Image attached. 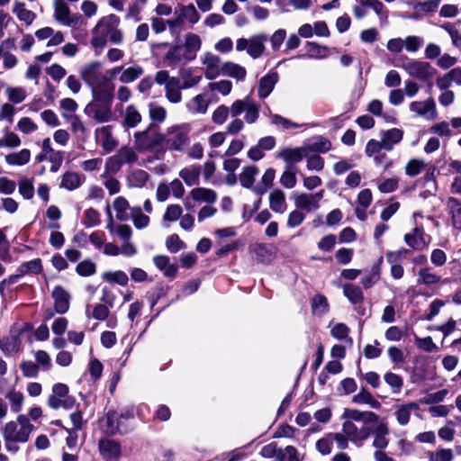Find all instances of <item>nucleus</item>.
I'll use <instances>...</instances> for the list:
<instances>
[{
    "label": "nucleus",
    "instance_id": "13",
    "mask_svg": "<svg viewBox=\"0 0 461 461\" xmlns=\"http://www.w3.org/2000/svg\"><path fill=\"white\" fill-rule=\"evenodd\" d=\"M324 196V190H320L314 194L300 193L294 194V203L297 209L311 212L317 211L321 205L320 203Z\"/></svg>",
    "mask_w": 461,
    "mask_h": 461
},
{
    "label": "nucleus",
    "instance_id": "45",
    "mask_svg": "<svg viewBox=\"0 0 461 461\" xmlns=\"http://www.w3.org/2000/svg\"><path fill=\"white\" fill-rule=\"evenodd\" d=\"M311 307L312 313L317 316L326 314L330 309L328 299L321 294H317L312 298Z\"/></svg>",
    "mask_w": 461,
    "mask_h": 461
},
{
    "label": "nucleus",
    "instance_id": "37",
    "mask_svg": "<svg viewBox=\"0 0 461 461\" xmlns=\"http://www.w3.org/2000/svg\"><path fill=\"white\" fill-rule=\"evenodd\" d=\"M285 194L281 189H274L269 194V207L272 211L284 213L286 210Z\"/></svg>",
    "mask_w": 461,
    "mask_h": 461
},
{
    "label": "nucleus",
    "instance_id": "60",
    "mask_svg": "<svg viewBox=\"0 0 461 461\" xmlns=\"http://www.w3.org/2000/svg\"><path fill=\"white\" fill-rule=\"evenodd\" d=\"M5 398L9 401L11 410L14 412H19L22 410L24 400L23 393L12 389L7 392Z\"/></svg>",
    "mask_w": 461,
    "mask_h": 461
},
{
    "label": "nucleus",
    "instance_id": "33",
    "mask_svg": "<svg viewBox=\"0 0 461 461\" xmlns=\"http://www.w3.org/2000/svg\"><path fill=\"white\" fill-rule=\"evenodd\" d=\"M153 262L157 268L162 271L167 277L174 278L176 276L177 266L170 263V259L167 256H155Z\"/></svg>",
    "mask_w": 461,
    "mask_h": 461
},
{
    "label": "nucleus",
    "instance_id": "18",
    "mask_svg": "<svg viewBox=\"0 0 461 461\" xmlns=\"http://www.w3.org/2000/svg\"><path fill=\"white\" fill-rule=\"evenodd\" d=\"M202 64L204 66L203 73L207 79L212 80L221 74L222 64L219 56L206 52L202 59Z\"/></svg>",
    "mask_w": 461,
    "mask_h": 461
},
{
    "label": "nucleus",
    "instance_id": "43",
    "mask_svg": "<svg viewBox=\"0 0 461 461\" xmlns=\"http://www.w3.org/2000/svg\"><path fill=\"white\" fill-rule=\"evenodd\" d=\"M13 13L19 21L25 23L27 25H31L36 19V14L32 11L28 10L25 5L21 2H14Z\"/></svg>",
    "mask_w": 461,
    "mask_h": 461
},
{
    "label": "nucleus",
    "instance_id": "11",
    "mask_svg": "<svg viewBox=\"0 0 461 461\" xmlns=\"http://www.w3.org/2000/svg\"><path fill=\"white\" fill-rule=\"evenodd\" d=\"M167 49L164 60L168 65H176L185 60V52L181 45H170L167 42H152L150 43V51L153 57H158L161 50Z\"/></svg>",
    "mask_w": 461,
    "mask_h": 461
},
{
    "label": "nucleus",
    "instance_id": "12",
    "mask_svg": "<svg viewBox=\"0 0 461 461\" xmlns=\"http://www.w3.org/2000/svg\"><path fill=\"white\" fill-rule=\"evenodd\" d=\"M75 401L68 396V387L65 384H55L52 387V393L49 396L48 405L54 410L59 408L70 409Z\"/></svg>",
    "mask_w": 461,
    "mask_h": 461
},
{
    "label": "nucleus",
    "instance_id": "27",
    "mask_svg": "<svg viewBox=\"0 0 461 461\" xmlns=\"http://www.w3.org/2000/svg\"><path fill=\"white\" fill-rule=\"evenodd\" d=\"M84 181L85 176L79 173L74 171H67L61 176L59 187L68 191H73L80 187Z\"/></svg>",
    "mask_w": 461,
    "mask_h": 461
},
{
    "label": "nucleus",
    "instance_id": "42",
    "mask_svg": "<svg viewBox=\"0 0 461 461\" xmlns=\"http://www.w3.org/2000/svg\"><path fill=\"white\" fill-rule=\"evenodd\" d=\"M221 75L234 77L242 81L246 77L247 71L242 66L228 61L222 63V70Z\"/></svg>",
    "mask_w": 461,
    "mask_h": 461
},
{
    "label": "nucleus",
    "instance_id": "63",
    "mask_svg": "<svg viewBox=\"0 0 461 461\" xmlns=\"http://www.w3.org/2000/svg\"><path fill=\"white\" fill-rule=\"evenodd\" d=\"M429 461H452L454 459L453 450L450 448H438L429 453Z\"/></svg>",
    "mask_w": 461,
    "mask_h": 461
},
{
    "label": "nucleus",
    "instance_id": "14",
    "mask_svg": "<svg viewBox=\"0 0 461 461\" xmlns=\"http://www.w3.org/2000/svg\"><path fill=\"white\" fill-rule=\"evenodd\" d=\"M409 110L415 116L422 117L428 121H434L438 118L436 102L433 97L424 101H413L409 104Z\"/></svg>",
    "mask_w": 461,
    "mask_h": 461
},
{
    "label": "nucleus",
    "instance_id": "28",
    "mask_svg": "<svg viewBox=\"0 0 461 461\" xmlns=\"http://www.w3.org/2000/svg\"><path fill=\"white\" fill-rule=\"evenodd\" d=\"M96 138L100 140L103 149L106 152L112 151L117 146V141L112 134L111 126H104L95 130Z\"/></svg>",
    "mask_w": 461,
    "mask_h": 461
},
{
    "label": "nucleus",
    "instance_id": "10",
    "mask_svg": "<svg viewBox=\"0 0 461 461\" xmlns=\"http://www.w3.org/2000/svg\"><path fill=\"white\" fill-rule=\"evenodd\" d=\"M357 5L353 7V14L358 20L367 14L366 7L371 8L378 16L381 25L388 22V10L380 0H356Z\"/></svg>",
    "mask_w": 461,
    "mask_h": 461
},
{
    "label": "nucleus",
    "instance_id": "56",
    "mask_svg": "<svg viewBox=\"0 0 461 461\" xmlns=\"http://www.w3.org/2000/svg\"><path fill=\"white\" fill-rule=\"evenodd\" d=\"M149 174L142 169H136L128 177L129 186L141 188L149 180Z\"/></svg>",
    "mask_w": 461,
    "mask_h": 461
},
{
    "label": "nucleus",
    "instance_id": "9",
    "mask_svg": "<svg viewBox=\"0 0 461 461\" xmlns=\"http://www.w3.org/2000/svg\"><path fill=\"white\" fill-rule=\"evenodd\" d=\"M64 160V152L56 150L52 147L50 138H45L41 142V150L35 156V161L41 163L48 161L50 163V171L56 173L59 170Z\"/></svg>",
    "mask_w": 461,
    "mask_h": 461
},
{
    "label": "nucleus",
    "instance_id": "41",
    "mask_svg": "<svg viewBox=\"0 0 461 461\" xmlns=\"http://www.w3.org/2000/svg\"><path fill=\"white\" fill-rule=\"evenodd\" d=\"M276 249L271 244L258 243L253 247V252L262 263L270 262L275 255Z\"/></svg>",
    "mask_w": 461,
    "mask_h": 461
},
{
    "label": "nucleus",
    "instance_id": "6",
    "mask_svg": "<svg viewBox=\"0 0 461 461\" xmlns=\"http://www.w3.org/2000/svg\"><path fill=\"white\" fill-rule=\"evenodd\" d=\"M402 61L401 68L412 79L415 78L422 82H427L437 75V69L429 62L411 59L406 56L402 57Z\"/></svg>",
    "mask_w": 461,
    "mask_h": 461
},
{
    "label": "nucleus",
    "instance_id": "8",
    "mask_svg": "<svg viewBox=\"0 0 461 461\" xmlns=\"http://www.w3.org/2000/svg\"><path fill=\"white\" fill-rule=\"evenodd\" d=\"M267 40L268 37L266 33L254 34L249 39L240 38L236 41V50L238 51L246 50L250 58L257 59L264 54Z\"/></svg>",
    "mask_w": 461,
    "mask_h": 461
},
{
    "label": "nucleus",
    "instance_id": "20",
    "mask_svg": "<svg viewBox=\"0 0 461 461\" xmlns=\"http://www.w3.org/2000/svg\"><path fill=\"white\" fill-rule=\"evenodd\" d=\"M420 409V405L415 402H409L394 406V416L400 426H406L411 420V413Z\"/></svg>",
    "mask_w": 461,
    "mask_h": 461
},
{
    "label": "nucleus",
    "instance_id": "53",
    "mask_svg": "<svg viewBox=\"0 0 461 461\" xmlns=\"http://www.w3.org/2000/svg\"><path fill=\"white\" fill-rule=\"evenodd\" d=\"M296 174L297 168L295 166H285V169L280 176L281 185L287 189L294 188L297 184Z\"/></svg>",
    "mask_w": 461,
    "mask_h": 461
},
{
    "label": "nucleus",
    "instance_id": "50",
    "mask_svg": "<svg viewBox=\"0 0 461 461\" xmlns=\"http://www.w3.org/2000/svg\"><path fill=\"white\" fill-rule=\"evenodd\" d=\"M101 277L109 284H117L122 286L126 285L129 281L128 276L122 270L105 271L102 274Z\"/></svg>",
    "mask_w": 461,
    "mask_h": 461
},
{
    "label": "nucleus",
    "instance_id": "47",
    "mask_svg": "<svg viewBox=\"0 0 461 461\" xmlns=\"http://www.w3.org/2000/svg\"><path fill=\"white\" fill-rule=\"evenodd\" d=\"M383 258H380L378 262L372 267L370 272L362 277L361 284L365 289L371 288L374 285H375L381 277V269H380V264L382 262Z\"/></svg>",
    "mask_w": 461,
    "mask_h": 461
},
{
    "label": "nucleus",
    "instance_id": "44",
    "mask_svg": "<svg viewBox=\"0 0 461 461\" xmlns=\"http://www.w3.org/2000/svg\"><path fill=\"white\" fill-rule=\"evenodd\" d=\"M22 342L18 338V335H12L7 338L0 339V349L5 355H11L20 351Z\"/></svg>",
    "mask_w": 461,
    "mask_h": 461
},
{
    "label": "nucleus",
    "instance_id": "51",
    "mask_svg": "<svg viewBox=\"0 0 461 461\" xmlns=\"http://www.w3.org/2000/svg\"><path fill=\"white\" fill-rule=\"evenodd\" d=\"M19 194L25 200H31L34 196V179L32 177H23L18 182Z\"/></svg>",
    "mask_w": 461,
    "mask_h": 461
},
{
    "label": "nucleus",
    "instance_id": "31",
    "mask_svg": "<svg viewBox=\"0 0 461 461\" xmlns=\"http://www.w3.org/2000/svg\"><path fill=\"white\" fill-rule=\"evenodd\" d=\"M178 176L184 180L186 185H197L201 176V167L198 165H191L183 167L179 171Z\"/></svg>",
    "mask_w": 461,
    "mask_h": 461
},
{
    "label": "nucleus",
    "instance_id": "64",
    "mask_svg": "<svg viewBox=\"0 0 461 461\" xmlns=\"http://www.w3.org/2000/svg\"><path fill=\"white\" fill-rule=\"evenodd\" d=\"M450 211L452 214V222L455 228L461 229V203L456 199H450Z\"/></svg>",
    "mask_w": 461,
    "mask_h": 461
},
{
    "label": "nucleus",
    "instance_id": "35",
    "mask_svg": "<svg viewBox=\"0 0 461 461\" xmlns=\"http://www.w3.org/2000/svg\"><path fill=\"white\" fill-rule=\"evenodd\" d=\"M441 282V276H438L429 267H424L418 271V284L425 286H432Z\"/></svg>",
    "mask_w": 461,
    "mask_h": 461
},
{
    "label": "nucleus",
    "instance_id": "22",
    "mask_svg": "<svg viewBox=\"0 0 461 461\" xmlns=\"http://www.w3.org/2000/svg\"><path fill=\"white\" fill-rule=\"evenodd\" d=\"M202 45L201 38L194 33L189 32L185 37V44L181 45L185 52V61H191L195 59Z\"/></svg>",
    "mask_w": 461,
    "mask_h": 461
},
{
    "label": "nucleus",
    "instance_id": "38",
    "mask_svg": "<svg viewBox=\"0 0 461 461\" xmlns=\"http://www.w3.org/2000/svg\"><path fill=\"white\" fill-rule=\"evenodd\" d=\"M307 156L311 153H326L331 149L330 141L321 136L317 137L312 141L303 145Z\"/></svg>",
    "mask_w": 461,
    "mask_h": 461
},
{
    "label": "nucleus",
    "instance_id": "24",
    "mask_svg": "<svg viewBox=\"0 0 461 461\" xmlns=\"http://www.w3.org/2000/svg\"><path fill=\"white\" fill-rule=\"evenodd\" d=\"M55 311L63 314L69 308L70 294L62 286L57 285L52 291Z\"/></svg>",
    "mask_w": 461,
    "mask_h": 461
},
{
    "label": "nucleus",
    "instance_id": "4",
    "mask_svg": "<svg viewBox=\"0 0 461 461\" xmlns=\"http://www.w3.org/2000/svg\"><path fill=\"white\" fill-rule=\"evenodd\" d=\"M191 131L192 126L190 123L174 124L167 127L159 139L167 150L184 153L191 142Z\"/></svg>",
    "mask_w": 461,
    "mask_h": 461
},
{
    "label": "nucleus",
    "instance_id": "36",
    "mask_svg": "<svg viewBox=\"0 0 461 461\" xmlns=\"http://www.w3.org/2000/svg\"><path fill=\"white\" fill-rule=\"evenodd\" d=\"M190 196L195 202H203L209 204L215 203L217 200L215 191L205 187H195L192 189Z\"/></svg>",
    "mask_w": 461,
    "mask_h": 461
},
{
    "label": "nucleus",
    "instance_id": "17",
    "mask_svg": "<svg viewBox=\"0 0 461 461\" xmlns=\"http://www.w3.org/2000/svg\"><path fill=\"white\" fill-rule=\"evenodd\" d=\"M98 449L104 461H118L122 455L120 443L111 438L100 439Z\"/></svg>",
    "mask_w": 461,
    "mask_h": 461
},
{
    "label": "nucleus",
    "instance_id": "59",
    "mask_svg": "<svg viewBox=\"0 0 461 461\" xmlns=\"http://www.w3.org/2000/svg\"><path fill=\"white\" fill-rule=\"evenodd\" d=\"M102 426L107 434L113 435L119 429L117 414L114 411H109L102 420Z\"/></svg>",
    "mask_w": 461,
    "mask_h": 461
},
{
    "label": "nucleus",
    "instance_id": "54",
    "mask_svg": "<svg viewBox=\"0 0 461 461\" xmlns=\"http://www.w3.org/2000/svg\"><path fill=\"white\" fill-rule=\"evenodd\" d=\"M258 174V168L256 166H248L243 167L241 174L240 175V182L242 186L250 188L253 184L256 176Z\"/></svg>",
    "mask_w": 461,
    "mask_h": 461
},
{
    "label": "nucleus",
    "instance_id": "55",
    "mask_svg": "<svg viewBox=\"0 0 461 461\" xmlns=\"http://www.w3.org/2000/svg\"><path fill=\"white\" fill-rule=\"evenodd\" d=\"M113 209L116 212V218L119 221H124L129 219L127 211L129 209L131 210V208L128 201L124 197L118 196L115 198L113 201Z\"/></svg>",
    "mask_w": 461,
    "mask_h": 461
},
{
    "label": "nucleus",
    "instance_id": "62",
    "mask_svg": "<svg viewBox=\"0 0 461 461\" xmlns=\"http://www.w3.org/2000/svg\"><path fill=\"white\" fill-rule=\"evenodd\" d=\"M76 272L81 276H90L96 272V264L91 259H85L77 264Z\"/></svg>",
    "mask_w": 461,
    "mask_h": 461
},
{
    "label": "nucleus",
    "instance_id": "2",
    "mask_svg": "<svg viewBox=\"0 0 461 461\" xmlns=\"http://www.w3.org/2000/svg\"><path fill=\"white\" fill-rule=\"evenodd\" d=\"M33 429L34 426L30 419L23 414L19 415L15 420L5 423L2 429V436L6 450L16 453L19 450L17 444L26 443Z\"/></svg>",
    "mask_w": 461,
    "mask_h": 461
},
{
    "label": "nucleus",
    "instance_id": "34",
    "mask_svg": "<svg viewBox=\"0 0 461 461\" xmlns=\"http://www.w3.org/2000/svg\"><path fill=\"white\" fill-rule=\"evenodd\" d=\"M406 244L415 250H421L426 248L427 243L423 236V230L414 228L411 232L404 235Z\"/></svg>",
    "mask_w": 461,
    "mask_h": 461
},
{
    "label": "nucleus",
    "instance_id": "29",
    "mask_svg": "<svg viewBox=\"0 0 461 461\" xmlns=\"http://www.w3.org/2000/svg\"><path fill=\"white\" fill-rule=\"evenodd\" d=\"M108 213V223L107 230L112 233H115L123 242L131 240L132 235V230L131 226L127 224H119L116 227L113 225V218L110 211L109 206L107 207Z\"/></svg>",
    "mask_w": 461,
    "mask_h": 461
},
{
    "label": "nucleus",
    "instance_id": "30",
    "mask_svg": "<svg viewBox=\"0 0 461 461\" xmlns=\"http://www.w3.org/2000/svg\"><path fill=\"white\" fill-rule=\"evenodd\" d=\"M210 102L203 94L194 96L185 104L187 111L192 114H203L207 112Z\"/></svg>",
    "mask_w": 461,
    "mask_h": 461
},
{
    "label": "nucleus",
    "instance_id": "5",
    "mask_svg": "<svg viewBox=\"0 0 461 461\" xmlns=\"http://www.w3.org/2000/svg\"><path fill=\"white\" fill-rule=\"evenodd\" d=\"M53 18L60 25L79 30L86 26V22L81 14L72 13L65 0H53Z\"/></svg>",
    "mask_w": 461,
    "mask_h": 461
},
{
    "label": "nucleus",
    "instance_id": "3",
    "mask_svg": "<svg viewBox=\"0 0 461 461\" xmlns=\"http://www.w3.org/2000/svg\"><path fill=\"white\" fill-rule=\"evenodd\" d=\"M120 23V18L113 14L102 17L93 29L92 46L104 48L107 40L113 44L122 43L124 37Z\"/></svg>",
    "mask_w": 461,
    "mask_h": 461
},
{
    "label": "nucleus",
    "instance_id": "26",
    "mask_svg": "<svg viewBox=\"0 0 461 461\" xmlns=\"http://www.w3.org/2000/svg\"><path fill=\"white\" fill-rule=\"evenodd\" d=\"M181 89H184L179 77H172L165 86V96L168 102L178 104L182 100Z\"/></svg>",
    "mask_w": 461,
    "mask_h": 461
},
{
    "label": "nucleus",
    "instance_id": "7",
    "mask_svg": "<svg viewBox=\"0 0 461 461\" xmlns=\"http://www.w3.org/2000/svg\"><path fill=\"white\" fill-rule=\"evenodd\" d=\"M260 104L252 100L249 96L235 100L230 105V116L238 117L244 113V121L252 124L259 117Z\"/></svg>",
    "mask_w": 461,
    "mask_h": 461
},
{
    "label": "nucleus",
    "instance_id": "52",
    "mask_svg": "<svg viewBox=\"0 0 461 461\" xmlns=\"http://www.w3.org/2000/svg\"><path fill=\"white\" fill-rule=\"evenodd\" d=\"M305 49L307 50V53L300 56L301 58L307 57L320 59L327 57L328 48L326 46L319 45L313 41H308L305 44Z\"/></svg>",
    "mask_w": 461,
    "mask_h": 461
},
{
    "label": "nucleus",
    "instance_id": "23",
    "mask_svg": "<svg viewBox=\"0 0 461 461\" xmlns=\"http://www.w3.org/2000/svg\"><path fill=\"white\" fill-rule=\"evenodd\" d=\"M278 78V73L273 70L260 78L258 87V95L260 99L267 98L272 93Z\"/></svg>",
    "mask_w": 461,
    "mask_h": 461
},
{
    "label": "nucleus",
    "instance_id": "39",
    "mask_svg": "<svg viewBox=\"0 0 461 461\" xmlns=\"http://www.w3.org/2000/svg\"><path fill=\"white\" fill-rule=\"evenodd\" d=\"M175 15H178L183 23L187 22L191 24H194L200 20V14L194 5L180 6L179 9H176Z\"/></svg>",
    "mask_w": 461,
    "mask_h": 461
},
{
    "label": "nucleus",
    "instance_id": "16",
    "mask_svg": "<svg viewBox=\"0 0 461 461\" xmlns=\"http://www.w3.org/2000/svg\"><path fill=\"white\" fill-rule=\"evenodd\" d=\"M85 113L99 123L108 122L113 120V113L109 103H90L85 109Z\"/></svg>",
    "mask_w": 461,
    "mask_h": 461
},
{
    "label": "nucleus",
    "instance_id": "32",
    "mask_svg": "<svg viewBox=\"0 0 461 461\" xmlns=\"http://www.w3.org/2000/svg\"><path fill=\"white\" fill-rule=\"evenodd\" d=\"M32 153L28 149H23L16 152H12L5 157V161L12 167H23L31 160Z\"/></svg>",
    "mask_w": 461,
    "mask_h": 461
},
{
    "label": "nucleus",
    "instance_id": "49",
    "mask_svg": "<svg viewBox=\"0 0 461 461\" xmlns=\"http://www.w3.org/2000/svg\"><path fill=\"white\" fill-rule=\"evenodd\" d=\"M144 73L141 66L136 65L124 68L119 77V80L123 84H128L140 78Z\"/></svg>",
    "mask_w": 461,
    "mask_h": 461
},
{
    "label": "nucleus",
    "instance_id": "46",
    "mask_svg": "<svg viewBox=\"0 0 461 461\" xmlns=\"http://www.w3.org/2000/svg\"><path fill=\"white\" fill-rule=\"evenodd\" d=\"M142 120V116L139 112L138 108L130 104L125 109L123 124L128 128H135L139 123H140Z\"/></svg>",
    "mask_w": 461,
    "mask_h": 461
},
{
    "label": "nucleus",
    "instance_id": "48",
    "mask_svg": "<svg viewBox=\"0 0 461 461\" xmlns=\"http://www.w3.org/2000/svg\"><path fill=\"white\" fill-rule=\"evenodd\" d=\"M343 294L353 304L360 303L364 301V294L361 288L353 284H345L343 285Z\"/></svg>",
    "mask_w": 461,
    "mask_h": 461
},
{
    "label": "nucleus",
    "instance_id": "21",
    "mask_svg": "<svg viewBox=\"0 0 461 461\" xmlns=\"http://www.w3.org/2000/svg\"><path fill=\"white\" fill-rule=\"evenodd\" d=\"M375 424L372 431L374 436L372 446L376 448V450L385 449L389 445V439L387 438L390 432L389 427L384 421H377Z\"/></svg>",
    "mask_w": 461,
    "mask_h": 461
},
{
    "label": "nucleus",
    "instance_id": "57",
    "mask_svg": "<svg viewBox=\"0 0 461 461\" xmlns=\"http://www.w3.org/2000/svg\"><path fill=\"white\" fill-rule=\"evenodd\" d=\"M19 276L27 274H40L42 271L41 260L35 258L33 260L24 262L18 267Z\"/></svg>",
    "mask_w": 461,
    "mask_h": 461
},
{
    "label": "nucleus",
    "instance_id": "15",
    "mask_svg": "<svg viewBox=\"0 0 461 461\" xmlns=\"http://www.w3.org/2000/svg\"><path fill=\"white\" fill-rule=\"evenodd\" d=\"M81 78L95 90V88L101 86L104 80L102 73V63L99 61H93L85 65L80 70Z\"/></svg>",
    "mask_w": 461,
    "mask_h": 461
},
{
    "label": "nucleus",
    "instance_id": "25",
    "mask_svg": "<svg viewBox=\"0 0 461 461\" xmlns=\"http://www.w3.org/2000/svg\"><path fill=\"white\" fill-rule=\"evenodd\" d=\"M403 138V131L398 128H393L381 132V140L384 150L391 151L393 147L400 143Z\"/></svg>",
    "mask_w": 461,
    "mask_h": 461
},
{
    "label": "nucleus",
    "instance_id": "40",
    "mask_svg": "<svg viewBox=\"0 0 461 461\" xmlns=\"http://www.w3.org/2000/svg\"><path fill=\"white\" fill-rule=\"evenodd\" d=\"M352 402L357 404L369 405L371 408L375 410H379L382 406L381 402L376 400L366 388H361V390L353 396Z\"/></svg>",
    "mask_w": 461,
    "mask_h": 461
},
{
    "label": "nucleus",
    "instance_id": "19",
    "mask_svg": "<svg viewBox=\"0 0 461 461\" xmlns=\"http://www.w3.org/2000/svg\"><path fill=\"white\" fill-rule=\"evenodd\" d=\"M276 156L283 159L285 162V166H294V164L301 162L303 158L308 157L304 146L280 149Z\"/></svg>",
    "mask_w": 461,
    "mask_h": 461
},
{
    "label": "nucleus",
    "instance_id": "1",
    "mask_svg": "<svg viewBox=\"0 0 461 461\" xmlns=\"http://www.w3.org/2000/svg\"><path fill=\"white\" fill-rule=\"evenodd\" d=\"M341 420H344L342 432L348 437L352 443L360 446L369 438L371 431L366 427L359 429L354 421H361L366 424L376 423L379 420V416L370 411L346 408L341 415Z\"/></svg>",
    "mask_w": 461,
    "mask_h": 461
},
{
    "label": "nucleus",
    "instance_id": "61",
    "mask_svg": "<svg viewBox=\"0 0 461 461\" xmlns=\"http://www.w3.org/2000/svg\"><path fill=\"white\" fill-rule=\"evenodd\" d=\"M376 185L381 193H392L398 188L399 179L397 177L379 178L376 180Z\"/></svg>",
    "mask_w": 461,
    "mask_h": 461
},
{
    "label": "nucleus",
    "instance_id": "58",
    "mask_svg": "<svg viewBox=\"0 0 461 461\" xmlns=\"http://www.w3.org/2000/svg\"><path fill=\"white\" fill-rule=\"evenodd\" d=\"M131 218L135 228L139 230L148 227L150 221L149 217L144 214L139 206L131 208Z\"/></svg>",
    "mask_w": 461,
    "mask_h": 461
}]
</instances>
